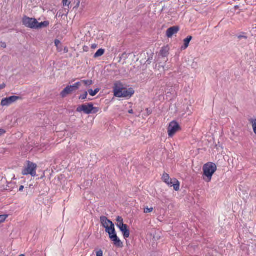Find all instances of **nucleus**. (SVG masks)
I'll return each instance as SVG.
<instances>
[{
  "label": "nucleus",
  "instance_id": "nucleus-25",
  "mask_svg": "<svg viewBox=\"0 0 256 256\" xmlns=\"http://www.w3.org/2000/svg\"><path fill=\"white\" fill-rule=\"evenodd\" d=\"M62 3L64 6H69L70 2L69 0H62Z\"/></svg>",
  "mask_w": 256,
  "mask_h": 256
},
{
  "label": "nucleus",
  "instance_id": "nucleus-16",
  "mask_svg": "<svg viewBox=\"0 0 256 256\" xmlns=\"http://www.w3.org/2000/svg\"><path fill=\"white\" fill-rule=\"evenodd\" d=\"M192 39V36H188L184 40V46H182V50H186V48H188V46H189L190 42Z\"/></svg>",
  "mask_w": 256,
  "mask_h": 256
},
{
  "label": "nucleus",
  "instance_id": "nucleus-28",
  "mask_svg": "<svg viewBox=\"0 0 256 256\" xmlns=\"http://www.w3.org/2000/svg\"><path fill=\"white\" fill-rule=\"evenodd\" d=\"M96 256H103V252L102 250H99L96 252Z\"/></svg>",
  "mask_w": 256,
  "mask_h": 256
},
{
  "label": "nucleus",
  "instance_id": "nucleus-4",
  "mask_svg": "<svg viewBox=\"0 0 256 256\" xmlns=\"http://www.w3.org/2000/svg\"><path fill=\"white\" fill-rule=\"evenodd\" d=\"M162 179L168 186H173L176 191L180 190V182L177 179L170 178L169 174L166 172L163 174Z\"/></svg>",
  "mask_w": 256,
  "mask_h": 256
},
{
  "label": "nucleus",
  "instance_id": "nucleus-34",
  "mask_svg": "<svg viewBox=\"0 0 256 256\" xmlns=\"http://www.w3.org/2000/svg\"><path fill=\"white\" fill-rule=\"evenodd\" d=\"M6 133V131L3 129H0V136Z\"/></svg>",
  "mask_w": 256,
  "mask_h": 256
},
{
  "label": "nucleus",
  "instance_id": "nucleus-7",
  "mask_svg": "<svg viewBox=\"0 0 256 256\" xmlns=\"http://www.w3.org/2000/svg\"><path fill=\"white\" fill-rule=\"evenodd\" d=\"M22 98L18 96H11L2 98L0 102V106H8L16 102L18 100H22Z\"/></svg>",
  "mask_w": 256,
  "mask_h": 256
},
{
  "label": "nucleus",
  "instance_id": "nucleus-27",
  "mask_svg": "<svg viewBox=\"0 0 256 256\" xmlns=\"http://www.w3.org/2000/svg\"><path fill=\"white\" fill-rule=\"evenodd\" d=\"M7 218V215H0V224L4 222Z\"/></svg>",
  "mask_w": 256,
  "mask_h": 256
},
{
  "label": "nucleus",
  "instance_id": "nucleus-35",
  "mask_svg": "<svg viewBox=\"0 0 256 256\" xmlns=\"http://www.w3.org/2000/svg\"><path fill=\"white\" fill-rule=\"evenodd\" d=\"M24 188V186H21L20 187V188H19V191L20 192H22Z\"/></svg>",
  "mask_w": 256,
  "mask_h": 256
},
{
  "label": "nucleus",
  "instance_id": "nucleus-19",
  "mask_svg": "<svg viewBox=\"0 0 256 256\" xmlns=\"http://www.w3.org/2000/svg\"><path fill=\"white\" fill-rule=\"evenodd\" d=\"M100 88H97L94 90H93L92 89H90L88 90V92L90 96H94L100 92Z\"/></svg>",
  "mask_w": 256,
  "mask_h": 256
},
{
  "label": "nucleus",
  "instance_id": "nucleus-33",
  "mask_svg": "<svg viewBox=\"0 0 256 256\" xmlns=\"http://www.w3.org/2000/svg\"><path fill=\"white\" fill-rule=\"evenodd\" d=\"M6 84L3 83L2 84H0V90L4 89L6 87Z\"/></svg>",
  "mask_w": 256,
  "mask_h": 256
},
{
  "label": "nucleus",
  "instance_id": "nucleus-18",
  "mask_svg": "<svg viewBox=\"0 0 256 256\" xmlns=\"http://www.w3.org/2000/svg\"><path fill=\"white\" fill-rule=\"evenodd\" d=\"M249 122L252 124L254 133L256 134V118H250Z\"/></svg>",
  "mask_w": 256,
  "mask_h": 256
},
{
  "label": "nucleus",
  "instance_id": "nucleus-30",
  "mask_svg": "<svg viewBox=\"0 0 256 256\" xmlns=\"http://www.w3.org/2000/svg\"><path fill=\"white\" fill-rule=\"evenodd\" d=\"M60 44V42L59 40H56L55 41H54V44L56 45V46H58V45Z\"/></svg>",
  "mask_w": 256,
  "mask_h": 256
},
{
  "label": "nucleus",
  "instance_id": "nucleus-11",
  "mask_svg": "<svg viewBox=\"0 0 256 256\" xmlns=\"http://www.w3.org/2000/svg\"><path fill=\"white\" fill-rule=\"evenodd\" d=\"M72 87L73 86H68L65 88L60 92V96L62 98H64L66 97L68 94H72L74 92H75Z\"/></svg>",
  "mask_w": 256,
  "mask_h": 256
},
{
  "label": "nucleus",
  "instance_id": "nucleus-3",
  "mask_svg": "<svg viewBox=\"0 0 256 256\" xmlns=\"http://www.w3.org/2000/svg\"><path fill=\"white\" fill-rule=\"evenodd\" d=\"M100 110L99 108L94 107L92 103L84 104L78 106L76 108V112H84L85 114H96Z\"/></svg>",
  "mask_w": 256,
  "mask_h": 256
},
{
  "label": "nucleus",
  "instance_id": "nucleus-8",
  "mask_svg": "<svg viewBox=\"0 0 256 256\" xmlns=\"http://www.w3.org/2000/svg\"><path fill=\"white\" fill-rule=\"evenodd\" d=\"M22 22L25 26L35 29L36 24H38V20L34 18H30L24 16L22 18Z\"/></svg>",
  "mask_w": 256,
  "mask_h": 256
},
{
  "label": "nucleus",
  "instance_id": "nucleus-6",
  "mask_svg": "<svg viewBox=\"0 0 256 256\" xmlns=\"http://www.w3.org/2000/svg\"><path fill=\"white\" fill-rule=\"evenodd\" d=\"M180 130H181V128L176 120H172L169 124L168 127V133L169 137H173L177 132Z\"/></svg>",
  "mask_w": 256,
  "mask_h": 256
},
{
  "label": "nucleus",
  "instance_id": "nucleus-20",
  "mask_svg": "<svg viewBox=\"0 0 256 256\" xmlns=\"http://www.w3.org/2000/svg\"><path fill=\"white\" fill-rule=\"evenodd\" d=\"M117 224L116 226L118 227L121 226L122 224H124L123 222V218L120 216H118L116 219Z\"/></svg>",
  "mask_w": 256,
  "mask_h": 256
},
{
  "label": "nucleus",
  "instance_id": "nucleus-5",
  "mask_svg": "<svg viewBox=\"0 0 256 256\" xmlns=\"http://www.w3.org/2000/svg\"><path fill=\"white\" fill-rule=\"evenodd\" d=\"M37 165L30 161L26 162V166H25L22 170V174L23 176L30 174L32 176H36V170Z\"/></svg>",
  "mask_w": 256,
  "mask_h": 256
},
{
  "label": "nucleus",
  "instance_id": "nucleus-32",
  "mask_svg": "<svg viewBox=\"0 0 256 256\" xmlns=\"http://www.w3.org/2000/svg\"><path fill=\"white\" fill-rule=\"evenodd\" d=\"M83 50L84 52H88V46H84L83 47Z\"/></svg>",
  "mask_w": 256,
  "mask_h": 256
},
{
  "label": "nucleus",
  "instance_id": "nucleus-22",
  "mask_svg": "<svg viewBox=\"0 0 256 256\" xmlns=\"http://www.w3.org/2000/svg\"><path fill=\"white\" fill-rule=\"evenodd\" d=\"M82 82L84 83L86 86H90L93 84L92 80H84Z\"/></svg>",
  "mask_w": 256,
  "mask_h": 256
},
{
  "label": "nucleus",
  "instance_id": "nucleus-38",
  "mask_svg": "<svg viewBox=\"0 0 256 256\" xmlns=\"http://www.w3.org/2000/svg\"><path fill=\"white\" fill-rule=\"evenodd\" d=\"M18 256H25L24 254H21L19 255Z\"/></svg>",
  "mask_w": 256,
  "mask_h": 256
},
{
  "label": "nucleus",
  "instance_id": "nucleus-23",
  "mask_svg": "<svg viewBox=\"0 0 256 256\" xmlns=\"http://www.w3.org/2000/svg\"><path fill=\"white\" fill-rule=\"evenodd\" d=\"M81 86V82H77L74 84L73 86H72L74 91L76 90L79 88L80 86Z\"/></svg>",
  "mask_w": 256,
  "mask_h": 256
},
{
  "label": "nucleus",
  "instance_id": "nucleus-24",
  "mask_svg": "<svg viewBox=\"0 0 256 256\" xmlns=\"http://www.w3.org/2000/svg\"><path fill=\"white\" fill-rule=\"evenodd\" d=\"M87 96H88V92H85L83 94H81L79 96V100H84L86 98Z\"/></svg>",
  "mask_w": 256,
  "mask_h": 256
},
{
  "label": "nucleus",
  "instance_id": "nucleus-39",
  "mask_svg": "<svg viewBox=\"0 0 256 256\" xmlns=\"http://www.w3.org/2000/svg\"><path fill=\"white\" fill-rule=\"evenodd\" d=\"M242 36H239V38H242Z\"/></svg>",
  "mask_w": 256,
  "mask_h": 256
},
{
  "label": "nucleus",
  "instance_id": "nucleus-37",
  "mask_svg": "<svg viewBox=\"0 0 256 256\" xmlns=\"http://www.w3.org/2000/svg\"><path fill=\"white\" fill-rule=\"evenodd\" d=\"M80 5V2L77 4L76 6L78 7Z\"/></svg>",
  "mask_w": 256,
  "mask_h": 256
},
{
  "label": "nucleus",
  "instance_id": "nucleus-12",
  "mask_svg": "<svg viewBox=\"0 0 256 256\" xmlns=\"http://www.w3.org/2000/svg\"><path fill=\"white\" fill-rule=\"evenodd\" d=\"M121 226H118L120 230L122 232L123 236L125 238H128L130 236V230L128 228V226L126 224H122Z\"/></svg>",
  "mask_w": 256,
  "mask_h": 256
},
{
  "label": "nucleus",
  "instance_id": "nucleus-17",
  "mask_svg": "<svg viewBox=\"0 0 256 256\" xmlns=\"http://www.w3.org/2000/svg\"><path fill=\"white\" fill-rule=\"evenodd\" d=\"M105 52V50L103 48L99 49L94 54V58H96L102 56Z\"/></svg>",
  "mask_w": 256,
  "mask_h": 256
},
{
  "label": "nucleus",
  "instance_id": "nucleus-14",
  "mask_svg": "<svg viewBox=\"0 0 256 256\" xmlns=\"http://www.w3.org/2000/svg\"><path fill=\"white\" fill-rule=\"evenodd\" d=\"M105 228L106 232L108 234L109 237L110 236L116 233L114 228V224H112L109 226Z\"/></svg>",
  "mask_w": 256,
  "mask_h": 256
},
{
  "label": "nucleus",
  "instance_id": "nucleus-31",
  "mask_svg": "<svg viewBox=\"0 0 256 256\" xmlns=\"http://www.w3.org/2000/svg\"><path fill=\"white\" fill-rule=\"evenodd\" d=\"M97 47H98V44H92V46H91L92 49H96V48H97Z\"/></svg>",
  "mask_w": 256,
  "mask_h": 256
},
{
  "label": "nucleus",
  "instance_id": "nucleus-36",
  "mask_svg": "<svg viewBox=\"0 0 256 256\" xmlns=\"http://www.w3.org/2000/svg\"><path fill=\"white\" fill-rule=\"evenodd\" d=\"M128 113L129 114H133V110H128Z\"/></svg>",
  "mask_w": 256,
  "mask_h": 256
},
{
  "label": "nucleus",
  "instance_id": "nucleus-21",
  "mask_svg": "<svg viewBox=\"0 0 256 256\" xmlns=\"http://www.w3.org/2000/svg\"><path fill=\"white\" fill-rule=\"evenodd\" d=\"M168 53V48L166 47L162 48L160 50V54L163 56H167Z\"/></svg>",
  "mask_w": 256,
  "mask_h": 256
},
{
  "label": "nucleus",
  "instance_id": "nucleus-26",
  "mask_svg": "<svg viewBox=\"0 0 256 256\" xmlns=\"http://www.w3.org/2000/svg\"><path fill=\"white\" fill-rule=\"evenodd\" d=\"M153 210V208H148V207H146V208H144V212L146 213V214H148V213H150L151 212H152Z\"/></svg>",
  "mask_w": 256,
  "mask_h": 256
},
{
  "label": "nucleus",
  "instance_id": "nucleus-15",
  "mask_svg": "<svg viewBox=\"0 0 256 256\" xmlns=\"http://www.w3.org/2000/svg\"><path fill=\"white\" fill-rule=\"evenodd\" d=\"M50 24V22L48 21H44L43 22H38V24H36V26L35 29H40L43 28H46Z\"/></svg>",
  "mask_w": 256,
  "mask_h": 256
},
{
  "label": "nucleus",
  "instance_id": "nucleus-13",
  "mask_svg": "<svg viewBox=\"0 0 256 256\" xmlns=\"http://www.w3.org/2000/svg\"><path fill=\"white\" fill-rule=\"evenodd\" d=\"M100 221L102 226L105 228L109 226L112 224H114L112 222L108 220V218L105 216H102L100 217Z\"/></svg>",
  "mask_w": 256,
  "mask_h": 256
},
{
  "label": "nucleus",
  "instance_id": "nucleus-10",
  "mask_svg": "<svg viewBox=\"0 0 256 256\" xmlns=\"http://www.w3.org/2000/svg\"><path fill=\"white\" fill-rule=\"evenodd\" d=\"M180 28L178 26H174L168 28L166 32V36L168 38H172L174 34L178 33Z\"/></svg>",
  "mask_w": 256,
  "mask_h": 256
},
{
  "label": "nucleus",
  "instance_id": "nucleus-9",
  "mask_svg": "<svg viewBox=\"0 0 256 256\" xmlns=\"http://www.w3.org/2000/svg\"><path fill=\"white\" fill-rule=\"evenodd\" d=\"M110 240L113 242V244L117 248H122L123 246V244L118 237L116 233L112 235L109 237Z\"/></svg>",
  "mask_w": 256,
  "mask_h": 256
},
{
  "label": "nucleus",
  "instance_id": "nucleus-29",
  "mask_svg": "<svg viewBox=\"0 0 256 256\" xmlns=\"http://www.w3.org/2000/svg\"><path fill=\"white\" fill-rule=\"evenodd\" d=\"M0 46L3 48H6V44L4 42H0Z\"/></svg>",
  "mask_w": 256,
  "mask_h": 256
},
{
  "label": "nucleus",
  "instance_id": "nucleus-2",
  "mask_svg": "<svg viewBox=\"0 0 256 256\" xmlns=\"http://www.w3.org/2000/svg\"><path fill=\"white\" fill-rule=\"evenodd\" d=\"M216 170V166L212 162H210L204 164L202 167L203 176H206V178L204 177V180L206 182H210Z\"/></svg>",
  "mask_w": 256,
  "mask_h": 256
},
{
  "label": "nucleus",
  "instance_id": "nucleus-1",
  "mask_svg": "<svg viewBox=\"0 0 256 256\" xmlns=\"http://www.w3.org/2000/svg\"><path fill=\"white\" fill-rule=\"evenodd\" d=\"M134 92L132 88H127L124 87L120 82H116L114 84V94L116 97L130 98L134 94Z\"/></svg>",
  "mask_w": 256,
  "mask_h": 256
}]
</instances>
